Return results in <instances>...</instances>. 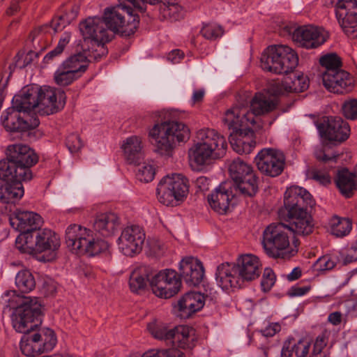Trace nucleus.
<instances>
[{
  "mask_svg": "<svg viewBox=\"0 0 357 357\" xmlns=\"http://www.w3.org/2000/svg\"><path fill=\"white\" fill-rule=\"evenodd\" d=\"M6 155L0 160V202L15 204L24 194L22 181L33 178L31 167L38 163L39 157L23 144L8 146Z\"/></svg>",
  "mask_w": 357,
  "mask_h": 357,
  "instance_id": "obj_1",
  "label": "nucleus"
},
{
  "mask_svg": "<svg viewBox=\"0 0 357 357\" xmlns=\"http://www.w3.org/2000/svg\"><path fill=\"white\" fill-rule=\"evenodd\" d=\"M8 299V306L14 309L13 316V326L15 330L26 335V340L24 338L20 343L22 353L29 357L39 355L42 351L40 346L37 342H34L32 332L42 323V305L38 298H31L15 295Z\"/></svg>",
  "mask_w": 357,
  "mask_h": 357,
  "instance_id": "obj_2",
  "label": "nucleus"
},
{
  "mask_svg": "<svg viewBox=\"0 0 357 357\" xmlns=\"http://www.w3.org/2000/svg\"><path fill=\"white\" fill-rule=\"evenodd\" d=\"M315 205L311 194L305 188L293 186L284 196V207L278 211L280 221L286 223L290 233L307 236L314 230V221L310 209Z\"/></svg>",
  "mask_w": 357,
  "mask_h": 357,
  "instance_id": "obj_3",
  "label": "nucleus"
},
{
  "mask_svg": "<svg viewBox=\"0 0 357 357\" xmlns=\"http://www.w3.org/2000/svg\"><path fill=\"white\" fill-rule=\"evenodd\" d=\"M83 36L82 52L71 55L61 63L66 68L75 71L80 77L88 68L91 59L98 60L108 53L105 43L108 37L98 19H86L79 24Z\"/></svg>",
  "mask_w": 357,
  "mask_h": 357,
  "instance_id": "obj_4",
  "label": "nucleus"
},
{
  "mask_svg": "<svg viewBox=\"0 0 357 357\" xmlns=\"http://www.w3.org/2000/svg\"><path fill=\"white\" fill-rule=\"evenodd\" d=\"M261 273V264L257 257L245 255L237 260V264H222L218 266L216 280L223 289L240 288L243 281H252Z\"/></svg>",
  "mask_w": 357,
  "mask_h": 357,
  "instance_id": "obj_5",
  "label": "nucleus"
},
{
  "mask_svg": "<svg viewBox=\"0 0 357 357\" xmlns=\"http://www.w3.org/2000/svg\"><path fill=\"white\" fill-rule=\"evenodd\" d=\"M291 234L286 223H271L266 227L262 235V245L268 256L273 259H289L298 251V240L293 241V247H290Z\"/></svg>",
  "mask_w": 357,
  "mask_h": 357,
  "instance_id": "obj_6",
  "label": "nucleus"
},
{
  "mask_svg": "<svg viewBox=\"0 0 357 357\" xmlns=\"http://www.w3.org/2000/svg\"><path fill=\"white\" fill-rule=\"evenodd\" d=\"M88 19H98L102 22V26L108 37L107 43L111 39L105 26L113 32L120 33L121 36L127 37L135 33L139 23V17L133 13V9L122 3L105 8L102 19L100 17Z\"/></svg>",
  "mask_w": 357,
  "mask_h": 357,
  "instance_id": "obj_7",
  "label": "nucleus"
},
{
  "mask_svg": "<svg viewBox=\"0 0 357 357\" xmlns=\"http://www.w3.org/2000/svg\"><path fill=\"white\" fill-rule=\"evenodd\" d=\"M149 137L154 140L156 151L160 155H169L176 142H186L190 138V130L186 125L178 121H164L156 123L149 130Z\"/></svg>",
  "mask_w": 357,
  "mask_h": 357,
  "instance_id": "obj_8",
  "label": "nucleus"
},
{
  "mask_svg": "<svg viewBox=\"0 0 357 357\" xmlns=\"http://www.w3.org/2000/svg\"><path fill=\"white\" fill-rule=\"evenodd\" d=\"M67 247L76 255L95 256L106 251L108 243L102 238H95L93 231L79 225H70L66 230Z\"/></svg>",
  "mask_w": 357,
  "mask_h": 357,
  "instance_id": "obj_9",
  "label": "nucleus"
},
{
  "mask_svg": "<svg viewBox=\"0 0 357 357\" xmlns=\"http://www.w3.org/2000/svg\"><path fill=\"white\" fill-rule=\"evenodd\" d=\"M298 64L296 52L287 45L268 47L261 57V68L275 74L291 73Z\"/></svg>",
  "mask_w": 357,
  "mask_h": 357,
  "instance_id": "obj_10",
  "label": "nucleus"
},
{
  "mask_svg": "<svg viewBox=\"0 0 357 357\" xmlns=\"http://www.w3.org/2000/svg\"><path fill=\"white\" fill-rule=\"evenodd\" d=\"M156 192L160 203L166 206L173 205L174 202L187 197L188 180L181 174L166 176L158 183Z\"/></svg>",
  "mask_w": 357,
  "mask_h": 357,
  "instance_id": "obj_11",
  "label": "nucleus"
},
{
  "mask_svg": "<svg viewBox=\"0 0 357 357\" xmlns=\"http://www.w3.org/2000/svg\"><path fill=\"white\" fill-rule=\"evenodd\" d=\"M335 6V16L344 33L357 38V0H330Z\"/></svg>",
  "mask_w": 357,
  "mask_h": 357,
  "instance_id": "obj_12",
  "label": "nucleus"
},
{
  "mask_svg": "<svg viewBox=\"0 0 357 357\" xmlns=\"http://www.w3.org/2000/svg\"><path fill=\"white\" fill-rule=\"evenodd\" d=\"M150 287L156 296L167 299L178 293L181 280L176 271L165 269L151 278Z\"/></svg>",
  "mask_w": 357,
  "mask_h": 357,
  "instance_id": "obj_13",
  "label": "nucleus"
},
{
  "mask_svg": "<svg viewBox=\"0 0 357 357\" xmlns=\"http://www.w3.org/2000/svg\"><path fill=\"white\" fill-rule=\"evenodd\" d=\"M259 171L264 176L276 177L282 174L285 166L282 152L272 148L261 149L255 158Z\"/></svg>",
  "mask_w": 357,
  "mask_h": 357,
  "instance_id": "obj_14",
  "label": "nucleus"
},
{
  "mask_svg": "<svg viewBox=\"0 0 357 357\" xmlns=\"http://www.w3.org/2000/svg\"><path fill=\"white\" fill-rule=\"evenodd\" d=\"M316 126L320 136L330 142H343L350 135L349 123L340 116H324Z\"/></svg>",
  "mask_w": 357,
  "mask_h": 357,
  "instance_id": "obj_15",
  "label": "nucleus"
},
{
  "mask_svg": "<svg viewBox=\"0 0 357 357\" xmlns=\"http://www.w3.org/2000/svg\"><path fill=\"white\" fill-rule=\"evenodd\" d=\"M37 101L41 112L50 115L61 110L65 105L66 96L63 90H56L50 86H38Z\"/></svg>",
  "mask_w": 357,
  "mask_h": 357,
  "instance_id": "obj_16",
  "label": "nucleus"
},
{
  "mask_svg": "<svg viewBox=\"0 0 357 357\" xmlns=\"http://www.w3.org/2000/svg\"><path fill=\"white\" fill-rule=\"evenodd\" d=\"M13 107L6 109L1 116V122L5 130L10 132H25L36 128L40 121L36 116H29L28 119H24L20 116V112Z\"/></svg>",
  "mask_w": 357,
  "mask_h": 357,
  "instance_id": "obj_17",
  "label": "nucleus"
},
{
  "mask_svg": "<svg viewBox=\"0 0 357 357\" xmlns=\"http://www.w3.org/2000/svg\"><path fill=\"white\" fill-rule=\"evenodd\" d=\"M47 29V25H42L31 31L29 36V40L31 43L33 49L30 50L26 54H24L23 63H20L22 53L18 52L14 58L15 67L20 69L24 68L39 56L46 47L45 34Z\"/></svg>",
  "mask_w": 357,
  "mask_h": 357,
  "instance_id": "obj_18",
  "label": "nucleus"
},
{
  "mask_svg": "<svg viewBox=\"0 0 357 357\" xmlns=\"http://www.w3.org/2000/svg\"><path fill=\"white\" fill-rule=\"evenodd\" d=\"M144 240L145 233L142 227H127L119 238V248L126 256L132 257L142 251Z\"/></svg>",
  "mask_w": 357,
  "mask_h": 357,
  "instance_id": "obj_19",
  "label": "nucleus"
},
{
  "mask_svg": "<svg viewBox=\"0 0 357 357\" xmlns=\"http://www.w3.org/2000/svg\"><path fill=\"white\" fill-rule=\"evenodd\" d=\"M292 39L298 46L306 49L317 48L326 40L321 30L312 25H304L295 29L292 32Z\"/></svg>",
  "mask_w": 357,
  "mask_h": 357,
  "instance_id": "obj_20",
  "label": "nucleus"
},
{
  "mask_svg": "<svg viewBox=\"0 0 357 357\" xmlns=\"http://www.w3.org/2000/svg\"><path fill=\"white\" fill-rule=\"evenodd\" d=\"M321 77L325 88L334 93H347L354 87L353 79L347 71L322 73Z\"/></svg>",
  "mask_w": 357,
  "mask_h": 357,
  "instance_id": "obj_21",
  "label": "nucleus"
},
{
  "mask_svg": "<svg viewBox=\"0 0 357 357\" xmlns=\"http://www.w3.org/2000/svg\"><path fill=\"white\" fill-rule=\"evenodd\" d=\"M197 138L199 143L211 149L215 158H222L227 149L225 137L214 129H202L197 132Z\"/></svg>",
  "mask_w": 357,
  "mask_h": 357,
  "instance_id": "obj_22",
  "label": "nucleus"
},
{
  "mask_svg": "<svg viewBox=\"0 0 357 357\" xmlns=\"http://www.w3.org/2000/svg\"><path fill=\"white\" fill-rule=\"evenodd\" d=\"M180 275L189 285L199 284L204 277V268L200 260L193 257L183 258L179 265Z\"/></svg>",
  "mask_w": 357,
  "mask_h": 357,
  "instance_id": "obj_23",
  "label": "nucleus"
},
{
  "mask_svg": "<svg viewBox=\"0 0 357 357\" xmlns=\"http://www.w3.org/2000/svg\"><path fill=\"white\" fill-rule=\"evenodd\" d=\"M234 195L229 183H222L207 197L210 207L219 214H224L229 206Z\"/></svg>",
  "mask_w": 357,
  "mask_h": 357,
  "instance_id": "obj_24",
  "label": "nucleus"
},
{
  "mask_svg": "<svg viewBox=\"0 0 357 357\" xmlns=\"http://www.w3.org/2000/svg\"><path fill=\"white\" fill-rule=\"evenodd\" d=\"M204 303L205 296L203 294L198 291H189L178 301V316L181 319H188L193 314L201 310Z\"/></svg>",
  "mask_w": 357,
  "mask_h": 357,
  "instance_id": "obj_25",
  "label": "nucleus"
},
{
  "mask_svg": "<svg viewBox=\"0 0 357 357\" xmlns=\"http://www.w3.org/2000/svg\"><path fill=\"white\" fill-rule=\"evenodd\" d=\"M38 95L37 86H26L23 87L12 100V105L18 111L27 112L34 109L38 106L37 96Z\"/></svg>",
  "mask_w": 357,
  "mask_h": 357,
  "instance_id": "obj_26",
  "label": "nucleus"
},
{
  "mask_svg": "<svg viewBox=\"0 0 357 357\" xmlns=\"http://www.w3.org/2000/svg\"><path fill=\"white\" fill-rule=\"evenodd\" d=\"M253 133L248 128L243 130L232 131L229 137V143L234 151L239 154H249L255 147L256 142L252 138Z\"/></svg>",
  "mask_w": 357,
  "mask_h": 357,
  "instance_id": "obj_27",
  "label": "nucleus"
},
{
  "mask_svg": "<svg viewBox=\"0 0 357 357\" xmlns=\"http://www.w3.org/2000/svg\"><path fill=\"white\" fill-rule=\"evenodd\" d=\"M119 217L114 213H103L96 215L93 227L94 230L104 237L111 236L119 226Z\"/></svg>",
  "mask_w": 357,
  "mask_h": 357,
  "instance_id": "obj_28",
  "label": "nucleus"
},
{
  "mask_svg": "<svg viewBox=\"0 0 357 357\" xmlns=\"http://www.w3.org/2000/svg\"><path fill=\"white\" fill-rule=\"evenodd\" d=\"M308 88V82L303 75H293L284 78L280 83L273 86L275 94H282L284 92L300 93Z\"/></svg>",
  "mask_w": 357,
  "mask_h": 357,
  "instance_id": "obj_29",
  "label": "nucleus"
},
{
  "mask_svg": "<svg viewBox=\"0 0 357 357\" xmlns=\"http://www.w3.org/2000/svg\"><path fill=\"white\" fill-rule=\"evenodd\" d=\"M125 158L129 164H139L144 158L141 137L133 135L128 137L123 143Z\"/></svg>",
  "mask_w": 357,
  "mask_h": 357,
  "instance_id": "obj_30",
  "label": "nucleus"
},
{
  "mask_svg": "<svg viewBox=\"0 0 357 357\" xmlns=\"http://www.w3.org/2000/svg\"><path fill=\"white\" fill-rule=\"evenodd\" d=\"M36 236V252L57 250L60 247V238L57 234L48 229H38Z\"/></svg>",
  "mask_w": 357,
  "mask_h": 357,
  "instance_id": "obj_31",
  "label": "nucleus"
},
{
  "mask_svg": "<svg viewBox=\"0 0 357 357\" xmlns=\"http://www.w3.org/2000/svg\"><path fill=\"white\" fill-rule=\"evenodd\" d=\"M355 178H357V163L354 174L351 173L347 168H342L337 172L335 184L340 193L347 198L352 197L356 189Z\"/></svg>",
  "mask_w": 357,
  "mask_h": 357,
  "instance_id": "obj_32",
  "label": "nucleus"
},
{
  "mask_svg": "<svg viewBox=\"0 0 357 357\" xmlns=\"http://www.w3.org/2000/svg\"><path fill=\"white\" fill-rule=\"evenodd\" d=\"M195 332L192 328L185 326L175 327L174 340L171 342L173 348L191 349L195 345Z\"/></svg>",
  "mask_w": 357,
  "mask_h": 357,
  "instance_id": "obj_33",
  "label": "nucleus"
},
{
  "mask_svg": "<svg viewBox=\"0 0 357 357\" xmlns=\"http://www.w3.org/2000/svg\"><path fill=\"white\" fill-rule=\"evenodd\" d=\"M18 231H33L40 228L43 220L40 215L31 211H20L17 214Z\"/></svg>",
  "mask_w": 357,
  "mask_h": 357,
  "instance_id": "obj_34",
  "label": "nucleus"
},
{
  "mask_svg": "<svg viewBox=\"0 0 357 357\" xmlns=\"http://www.w3.org/2000/svg\"><path fill=\"white\" fill-rule=\"evenodd\" d=\"M234 187L244 197H254L259 191V178L256 173L234 182Z\"/></svg>",
  "mask_w": 357,
  "mask_h": 357,
  "instance_id": "obj_35",
  "label": "nucleus"
},
{
  "mask_svg": "<svg viewBox=\"0 0 357 357\" xmlns=\"http://www.w3.org/2000/svg\"><path fill=\"white\" fill-rule=\"evenodd\" d=\"M34 342H37L40 346L42 351H52L56 346L57 338L53 330L49 328H39L32 332Z\"/></svg>",
  "mask_w": 357,
  "mask_h": 357,
  "instance_id": "obj_36",
  "label": "nucleus"
},
{
  "mask_svg": "<svg viewBox=\"0 0 357 357\" xmlns=\"http://www.w3.org/2000/svg\"><path fill=\"white\" fill-rule=\"evenodd\" d=\"M188 157L191 162L197 166H203L208 163L215 158L211 149H208L206 146L197 142L188 151Z\"/></svg>",
  "mask_w": 357,
  "mask_h": 357,
  "instance_id": "obj_37",
  "label": "nucleus"
},
{
  "mask_svg": "<svg viewBox=\"0 0 357 357\" xmlns=\"http://www.w3.org/2000/svg\"><path fill=\"white\" fill-rule=\"evenodd\" d=\"M277 102L261 93H257L250 102V109L258 116L271 112L277 107Z\"/></svg>",
  "mask_w": 357,
  "mask_h": 357,
  "instance_id": "obj_38",
  "label": "nucleus"
},
{
  "mask_svg": "<svg viewBox=\"0 0 357 357\" xmlns=\"http://www.w3.org/2000/svg\"><path fill=\"white\" fill-rule=\"evenodd\" d=\"M38 229L33 231H19L20 234L16 238L15 246L22 253L32 254L36 252V236Z\"/></svg>",
  "mask_w": 357,
  "mask_h": 357,
  "instance_id": "obj_39",
  "label": "nucleus"
},
{
  "mask_svg": "<svg viewBox=\"0 0 357 357\" xmlns=\"http://www.w3.org/2000/svg\"><path fill=\"white\" fill-rule=\"evenodd\" d=\"M151 279L146 267H140L134 270L130 276L129 286L132 292L139 294L147 287Z\"/></svg>",
  "mask_w": 357,
  "mask_h": 357,
  "instance_id": "obj_40",
  "label": "nucleus"
},
{
  "mask_svg": "<svg viewBox=\"0 0 357 357\" xmlns=\"http://www.w3.org/2000/svg\"><path fill=\"white\" fill-rule=\"evenodd\" d=\"M147 329L154 338L164 341L167 344L170 345L174 340L175 327L171 328L163 323L155 321L149 323Z\"/></svg>",
  "mask_w": 357,
  "mask_h": 357,
  "instance_id": "obj_41",
  "label": "nucleus"
},
{
  "mask_svg": "<svg viewBox=\"0 0 357 357\" xmlns=\"http://www.w3.org/2000/svg\"><path fill=\"white\" fill-rule=\"evenodd\" d=\"M229 170L230 176L234 182L244 178V176L246 177L248 175L256 173L251 165L244 162L240 158H237L232 161L229 165Z\"/></svg>",
  "mask_w": 357,
  "mask_h": 357,
  "instance_id": "obj_42",
  "label": "nucleus"
},
{
  "mask_svg": "<svg viewBox=\"0 0 357 357\" xmlns=\"http://www.w3.org/2000/svg\"><path fill=\"white\" fill-rule=\"evenodd\" d=\"M331 234L336 237L347 236L352 229V221L347 218L333 216L330 222Z\"/></svg>",
  "mask_w": 357,
  "mask_h": 357,
  "instance_id": "obj_43",
  "label": "nucleus"
},
{
  "mask_svg": "<svg viewBox=\"0 0 357 357\" xmlns=\"http://www.w3.org/2000/svg\"><path fill=\"white\" fill-rule=\"evenodd\" d=\"M15 284L21 293H29L35 289L36 280L29 270H22L16 275Z\"/></svg>",
  "mask_w": 357,
  "mask_h": 357,
  "instance_id": "obj_44",
  "label": "nucleus"
},
{
  "mask_svg": "<svg viewBox=\"0 0 357 357\" xmlns=\"http://www.w3.org/2000/svg\"><path fill=\"white\" fill-rule=\"evenodd\" d=\"M77 14V11L72 8L68 12H66L63 14L55 17L52 20L50 24H45L48 26L47 31L45 33L49 31L50 29H52L54 33L62 31L75 19Z\"/></svg>",
  "mask_w": 357,
  "mask_h": 357,
  "instance_id": "obj_45",
  "label": "nucleus"
},
{
  "mask_svg": "<svg viewBox=\"0 0 357 357\" xmlns=\"http://www.w3.org/2000/svg\"><path fill=\"white\" fill-rule=\"evenodd\" d=\"M241 112L242 107L239 106H234L225 112L222 121L229 130L235 131L241 128Z\"/></svg>",
  "mask_w": 357,
  "mask_h": 357,
  "instance_id": "obj_46",
  "label": "nucleus"
},
{
  "mask_svg": "<svg viewBox=\"0 0 357 357\" xmlns=\"http://www.w3.org/2000/svg\"><path fill=\"white\" fill-rule=\"evenodd\" d=\"M75 73V71L67 69L61 64L54 74V80L59 86H68L79 78Z\"/></svg>",
  "mask_w": 357,
  "mask_h": 357,
  "instance_id": "obj_47",
  "label": "nucleus"
},
{
  "mask_svg": "<svg viewBox=\"0 0 357 357\" xmlns=\"http://www.w3.org/2000/svg\"><path fill=\"white\" fill-rule=\"evenodd\" d=\"M320 65L325 68L322 73H331L333 72L344 71L341 69L342 62L341 58L336 54H328L321 56L319 59Z\"/></svg>",
  "mask_w": 357,
  "mask_h": 357,
  "instance_id": "obj_48",
  "label": "nucleus"
},
{
  "mask_svg": "<svg viewBox=\"0 0 357 357\" xmlns=\"http://www.w3.org/2000/svg\"><path fill=\"white\" fill-rule=\"evenodd\" d=\"M70 39L69 33H64L63 36L59 39L56 47L50 52H48L43 58V62L45 63H50L55 57L60 56L63 52L66 46L68 44Z\"/></svg>",
  "mask_w": 357,
  "mask_h": 357,
  "instance_id": "obj_49",
  "label": "nucleus"
},
{
  "mask_svg": "<svg viewBox=\"0 0 357 357\" xmlns=\"http://www.w3.org/2000/svg\"><path fill=\"white\" fill-rule=\"evenodd\" d=\"M136 165H138L136 171V176L138 180L144 183L153 181L155 174V169L153 165L147 163L140 165V162Z\"/></svg>",
  "mask_w": 357,
  "mask_h": 357,
  "instance_id": "obj_50",
  "label": "nucleus"
},
{
  "mask_svg": "<svg viewBox=\"0 0 357 357\" xmlns=\"http://www.w3.org/2000/svg\"><path fill=\"white\" fill-rule=\"evenodd\" d=\"M258 115L254 113V111H246L245 108L242 107L241 116V128L239 130L245 132V129L248 128L250 132L253 133L252 127H255L257 123Z\"/></svg>",
  "mask_w": 357,
  "mask_h": 357,
  "instance_id": "obj_51",
  "label": "nucleus"
},
{
  "mask_svg": "<svg viewBox=\"0 0 357 357\" xmlns=\"http://www.w3.org/2000/svg\"><path fill=\"white\" fill-rule=\"evenodd\" d=\"M341 263L337 256L327 255L319 257L316 263L315 266L318 271H324L332 270L337 264Z\"/></svg>",
  "mask_w": 357,
  "mask_h": 357,
  "instance_id": "obj_52",
  "label": "nucleus"
},
{
  "mask_svg": "<svg viewBox=\"0 0 357 357\" xmlns=\"http://www.w3.org/2000/svg\"><path fill=\"white\" fill-rule=\"evenodd\" d=\"M327 345V340L324 334L318 335L314 343L312 353L309 357H327L324 352V348Z\"/></svg>",
  "mask_w": 357,
  "mask_h": 357,
  "instance_id": "obj_53",
  "label": "nucleus"
},
{
  "mask_svg": "<svg viewBox=\"0 0 357 357\" xmlns=\"http://www.w3.org/2000/svg\"><path fill=\"white\" fill-rule=\"evenodd\" d=\"M311 342L302 337L297 342H293V349L296 357H307L309 354Z\"/></svg>",
  "mask_w": 357,
  "mask_h": 357,
  "instance_id": "obj_54",
  "label": "nucleus"
},
{
  "mask_svg": "<svg viewBox=\"0 0 357 357\" xmlns=\"http://www.w3.org/2000/svg\"><path fill=\"white\" fill-rule=\"evenodd\" d=\"M342 110L343 115L347 119H357V99L345 101L342 106Z\"/></svg>",
  "mask_w": 357,
  "mask_h": 357,
  "instance_id": "obj_55",
  "label": "nucleus"
},
{
  "mask_svg": "<svg viewBox=\"0 0 357 357\" xmlns=\"http://www.w3.org/2000/svg\"><path fill=\"white\" fill-rule=\"evenodd\" d=\"M201 33L206 39L215 40L223 34V31L220 26L208 24L203 26Z\"/></svg>",
  "mask_w": 357,
  "mask_h": 357,
  "instance_id": "obj_56",
  "label": "nucleus"
},
{
  "mask_svg": "<svg viewBox=\"0 0 357 357\" xmlns=\"http://www.w3.org/2000/svg\"><path fill=\"white\" fill-rule=\"evenodd\" d=\"M275 280L274 272L270 268H266L261 280V287L263 291L267 292L270 291L274 285Z\"/></svg>",
  "mask_w": 357,
  "mask_h": 357,
  "instance_id": "obj_57",
  "label": "nucleus"
},
{
  "mask_svg": "<svg viewBox=\"0 0 357 357\" xmlns=\"http://www.w3.org/2000/svg\"><path fill=\"white\" fill-rule=\"evenodd\" d=\"M66 144L72 153L78 152L83 146L80 137L76 134L69 135L66 139Z\"/></svg>",
  "mask_w": 357,
  "mask_h": 357,
  "instance_id": "obj_58",
  "label": "nucleus"
},
{
  "mask_svg": "<svg viewBox=\"0 0 357 357\" xmlns=\"http://www.w3.org/2000/svg\"><path fill=\"white\" fill-rule=\"evenodd\" d=\"M282 329L279 322H269L264 328L258 331L266 337H272L278 333Z\"/></svg>",
  "mask_w": 357,
  "mask_h": 357,
  "instance_id": "obj_59",
  "label": "nucleus"
},
{
  "mask_svg": "<svg viewBox=\"0 0 357 357\" xmlns=\"http://www.w3.org/2000/svg\"><path fill=\"white\" fill-rule=\"evenodd\" d=\"M56 291V282L50 278L43 279L41 292L45 296H53Z\"/></svg>",
  "mask_w": 357,
  "mask_h": 357,
  "instance_id": "obj_60",
  "label": "nucleus"
},
{
  "mask_svg": "<svg viewBox=\"0 0 357 357\" xmlns=\"http://www.w3.org/2000/svg\"><path fill=\"white\" fill-rule=\"evenodd\" d=\"M312 177L322 185H326L331 183V178L328 172L315 169L312 171Z\"/></svg>",
  "mask_w": 357,
  "mask_h": 357,
  "instance_id": "obj_61",
  "label": "nucleus"
},
{
  "mask_svg": "<svg viewBox=\"0 0 357 357\" xmlns=\"http://www.w3.org/2000/svg\"><path fill=\"white\" fill-rule=\"evenodd\" d=\"M295 338L289 336L283 342L281 349L280 357H292L294 349H293V342Z\"/></svg>",
  "mask_w": 357,
  "mask_h": 357,
  "instance_id": "obj_62",
  "label": "nucleus"
},
{
  "mask_svg": "<svg viewBox=\"0 0 357 357\" xmlns=\"http://www.w3.org/2000/svg\"><path fill=\"white\" fill-rule=\"evenodd\" d=\"M141 357H172V354L169 349H151L144 352Z\"/></svg>",
  "mask_w": 357,
  "mask_h": 357,
  "instance_id": "obj_63",
  "label": "nucleus"
},
{
  "mask_svg": "<svg viewBox=\"0 0 357 357\" xmlns=\"http://www.w3.org/2000/svg\"><path fill=\"white\" fill-rule=\"evenodd\" d=\"M210 183L211 180L204 176L198 177L195 181V186L199 191L202 192L208 190Z\"/></svg>",
  "mask_w": 357,
  "mask_h": 357,
  "instance_id": "obj_64",
  "label": "nucleus"
}]
</instances>
